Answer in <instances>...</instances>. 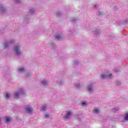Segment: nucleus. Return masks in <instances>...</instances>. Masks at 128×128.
<instances>
[{"label": "nucleus", "mask_w": 128, "mask_h": 128, "mask_svg": "<svg viewBox=\"0 0 128 128\" xmlns=\"http://www.w3.org/2000/svg\"><path fill=\"white\" fill-rule=\"evenodd\" d=\"M14 52H16L18 56H20L22 54V51L20 50V46L18 44H16L14 46Z\"/></svg>", "instance_id": "1"}, {"label": "nucleus", "mask_w": 128, "mask_h": 128, "mask_svg": "<svg viewBox=\"0 0 128 128\" xmlns=\"http://www.w3.org/2000/svg\"><path fill=\"white\" fill-rule=\"evenodd\" d=\"M22 94H24V90L22 88H20L19 90L16 92L14 94V96L15 98H19L20 96Z\"/></svg>", "instance_id": "2"}, {"label": "nucleus", "mask_w": 128, "mask_h": 128, "mask_svg": "<svg viewBox=\"0 0 128 128\" xmlns=\"http://www.w3.org/2000/svg\"><path fill=\"white\" fill-rule=\"evenodd\" d=\"M88 90L90 94H92L94 92V84H91L88 86Z\"/></svg>", "instance_id": "3"}, {"label": "nucleus", "mask_w": 128, "mask_h": 128, "mask_svg": "<svg viewBox=\"0 0 128 128\" xmlns=\"http://www.w3.org/2000/svg\"><path fill=\"white\" fill-rule=\"evenodd\" d=\"M93 32L95 36H98L100 34V29L95 28L93 30Z\"/></svg>", "instance_id": "4"}, {"label": "nucleus", "mask_w": 128, "mask_h": 128, "mask_svg": "<svg viewBox=\"0 0 128 128\" xmlns=\"http://www.w3.org/2000/svg\"><path fill=\"white\" fill-rule=\"evenodd\" d=\"M14 40H10L6 42H5L4 44V48H8V46H10V44H12V42H14Z\"/></svg>", "instance_id": "5"}, {"label": "nucleus", "mask_w": 128, "mask_h": 128, "mask_svg": "<svg viewBox=\"0 0 128 128\" xmlns=\"http://www.w3.org/2000/svg\"><path fill=\"white\" fill-rule=\"evenodd\" d=\"M112 76V74H104L100 76L101 78H110Z\"/></svg>", "instance_id": "6"}, {"label": "nucleus", "mask_w": 128, "mask_h": 128, "mask_svg": "<svg viewBox=\"0 0 128 128\" xmlns=\"http://www.w3.org/2000/svg\"><path fill=\"white\" fill-rule=\"evenodd\" d=\"M70 116H72V112H67L66 116H64V118L66 119L70 118Z\"/></svg>", "instance_id": "7"}, {"label": "nucleus", "mask_w": 128, "mask_h": 128, "mask_svg": "<svg viewBox=\"0 0 128 128\" xmlns=\"http://www.w3.org/2000/svg\"><path fill=\"white\" fill-rule=\"evenodd\" d=\"M26 111L28 114H32V108L27 107L25 108Z\"/></svg>", "instance_id": "8"}, {"label": "nucleus", "mask_w": 128, "mask_h": 128, "mask_svg": "<svg viewBox=\"0 0 128 128\" xmlns=\"http://www.w3.org/2000/svg\"><path fill=\"white\" fill-rule=\"evenodd\" d=\"M25 71H26V68H24V67L19 68L18 69V72H24Z\"/></svg>", "instance_id": "9"}, {"label": "nucleus", "mask_w": 128, "mask_h": 128, "mask_svg": "<svg viewBox=\"0 0 128 128\" xmlns=\"http://www.w3.org/2000/svg\"><path fill=\"white\" fill-rule=\"evenodd\" d=\"M30 12L31 14H34V12H36V10L34 8H32L30 9Z\"/></svg>", "instance_id": "10"}, {"label": "nucleus", "mask_w": 128, "mask_h": 128, "mask_svg": "<svg viewBox=\"0 0 128 128\" xmlns=\"http://www.w3.org/2000/svg\"><path fill=\"white\" fill-rule=\"evenodd\" d=\"M42 84H43V86H48V81H46V80H43L42 82Z\"/></svg>", "instance_id": "11"}, {"label": "nucleus", "mask_w": 128, "mask_h": 128, "mask_svg": "<svg viewBox=\"0 0 128 128\" xmlns=\"http://www.w3.org/2000/svg\"><path fill=\"white\" fill-rule=\"evenodd\" d=\"M56 38L57 40H62V36L60 35H56Z\"/></svg>", "instance_id": "12"}, {"label": "nucleus", "mask_w": 128, "mask_h": 128, "mask_svg": "<svg viewBox=\"0 0 128 128\" xmlns=\"http://www.w3.org/2000/svg\"><path fill=\"white\" fill-rule=\"evenodd\" d=\"M0 10L2 12H5V10H6V8H4V6H2V5L0 6Z\"/></svg>", "instance_id": "13"}, {"label": "nucleus", "mask_w": 128, "mask_h": 128, "mask_svg": "<svg viewBox=\"0 0 128 128\" xmlns=\"http://www.w3.org/2000/svg\"><path fill=\"white\" fill-rule=\"evenodd\" d=\"M124 120H128V113H126L124 115Z\"/></svg>", "instance_id": "14"}, {"label": "nucleus", "mask_w": 128, "mask_h": 128, "mask_svg": "<svg viewBox=\"0 0 128 128\" xmlns=\"http://www.w3.org/2000/svg\"><path fill=\"white\" fill-rule=\"evenodd\" d=\"M97 14H98V16H102L104 12L99 10L97 12Z\"/></svg>", "instance_id": "15"}, {"label": "nucleus", "mask_w": 128, "mask_h": 128, "mask_svg": "<svg viewBox=\"0 0 128 128\" xmlns=\"http://www.w3.org/2000/svg\"><path fill=\"white\" fill-rule=\"evenodd\" d=\"M75 86L77 88H80V83H76L75 84Z\"/></svg>", "instance_id": "16"}, {"label": "nucleus", "mask_w": 128, "mask_h": 128, "mask_svg": "<svg viewBox=\"0 0 128 128\" xmlns=\"http://www.w3.org/2000/svg\"><path fill=\"white\" fill-rule=\"evenodd\" d=\"M46 110V106H43L42 107L41 110H43L44 112V110Z\"/></svg>", "instance_id": "17"}, {"label": "nucleus", "mask_w": 128, "mask_h": 128, "mask_svg": "<svg viewBox=\"0 0 128 128\" xmlns=\"http://www.w3.org/2000/svg\"><path fill=\"white\" fill-rule=\"evenodd\" d=\"M118 110H120V108H118V107H116L112 110V112H118Z\"/></svg>", "instance_id": "18"}, {"label": "nucleus", "mask_w": 128, "mask_h": 128, "mask_svg": "<svg viewBox=\"0 0 128 128\" xmlns=\"http://www.w3.org/2000/svg\"><path fill=\"white\" fill-rule=\"evenodd\" d=\"M100 112V110L98 109H95L93 112L94 114H98Z\"/></svg>", "instance_id": "19"}, {"label": "nucleus", "mask_w": 128, "mask_h": 128, "mask_svg": "<svg viewBox=\"0 0 128 128\" xmlns=\"http://www.w3.org/2000/svg\"><path fill=\"white\" fill-rule=\"evenodd\" d=\"M6 98H10V94H6V96H5Z\"/></svg>", "instance_id": "20"}, {"label": "nucleus", "mask_w": 128, "mask_h": 128, "mask_svg": "<svg viewBox=\"0 0 128 128\" xmlns=\"http://www.w3.org/2000/svg\"><path fill=\"white\" fill-rule=\"evenodd\" d=\"M82 104L83 106H86V102H82Z\"/></svg>", "instance_id": "21"}, {"label": "nucleus", "mask_w": 128, "mask_h": 128, "mask_svg": "<svg viewBox=\"0 0 128 128\" xmlns=\"http://www.w3.org/2000/svg\"><path fill=\"white\" fill-rule=\"evenodd\" d=\"M44 118H50V115L48 114H46L44 116Z\"/></svg>", "instance_id": "22"}, {"label": "nucleus", "mask_w": 128, "mask_h": 128, "mask_svg": "<svg viewBox=\"0 0 128 128\" xmlns=\"http://www.w3.org/2000/svg\"><path fill=\"white\" fill-rule=\"evenodd\" d=\"M62 14V13L60 12H58L56 13V15L58 16H60Z\"/></svg>", "instance_id": "23"}, {"label": "nucleus", "mask_w": 128, "mask_h": 128, "mask_svg": "<svg viewBox=\"0 0 128 128\" xmlns=\"http://www.w3.org/2000/svg\"><path fill=\"white\" fill-rule=\"evenodd\" d=\"M14 2L16 4H20V0H14Z\"/></svg>", "instance_id": "24"}, {"label": "nucleus", "mask_w": 128, "mask_h": 128, "mask_svg": "<svg viewBox=\"0 0 128 128\" xmlns=\"http://www.w3.org/2000/svg\"><path fill=\"white\" fill-rule=\"evenodd\" d=\"M10 121V118H6V122H8Z\"/></svg>", "instance_id": "25"}, {"label": "nucleus", "mask_w": 128, "mask_h": 128, "mask_svg": "<svg viewBox=\"0 0 128 128\" xmlns=\"http://www.w3.org/2000/svg\"><path fill=\"white\" fill-rule=\"evenodd\" d=\"M80 64V62L78 61H76L74 63V64L76 65V64Z\"/></svg>", "instance_id": "26"}, {"label": "nucleus", "mask_w": 128, "mask_h": 128, "mask_svg": "<svg viewBox=\"0 0 128 128\" xmlns=\"http://www.w3.org/2000/svg\"><path fill=\"white\" fill-rule=\"evenodd\" d=\"M98 6V5H94V8H96Z\"/></svg>", "instance_id": "27"}, {"label": "nucleus", "mask_w": 128, "mask_h": 128, "mask_svg": "<svg viewBox=\"0 0 128 128\" xmlns=\"http://www.w3.org/2000/svg\"><path fill=\"white\" fill-rule=\"evenodd\" d=\"M2 120V118H0V122Z\"/></svg>", "instance_id": "28"}, {"label": "nucleus", "mask_w": 128, "mask_h": 128, "mask_svg": "<svg viewBox=\"0 0 128 128\" xmlns=\"http://www.w3.org/2000/svg\"><path fill=\"white\" fill-rule=\"evenodd\" d=\"M128 22V20H127V22Z\"/></svg>", "instance_id": "29"}, {"label": "nucleus", "mask_w": 128, "mask_h": 128, "mask_svg": "<svg viewBox=\"0 0 128 128\" xmlns=\"http://www.w3.org/2000/svg\"><path fill=\"white\" fill-rule=\"evenodd\" d=\"M26 18H28V16H26Z\"/></svg>", "instance_id": "30"}]
</instances>
